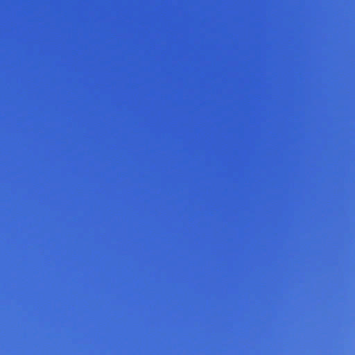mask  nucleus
<instances>
[{
    "label": "nucleus",
    "mask_w": 355,
    "mask_h": 355,
    "mask_svg": "<svg viewBox=\"0 0 355 355\" xmlns=\"http://www.w3.org/2000/svg\"><path fill=\"white\" fill-rule=\"evenodd\" d=\"M223 336H225V330H223Z\"/></svg>",
    "instance_id": "1"
},
{
    "label": "nucleus",
    "mask_w": 355,
    "mask_h": 355,
    "mask_svg": "<svg viewBox=\"0 0 355 355\" xmlns=\"http://www.w3.org/2000/svg\"><path fill=\"white\" fill-rule=\"evenodd\" d=\"M223 336H225V330H223Z\"/></svg>",
    "instance_id": "2"
},
{
    "label": "nucleus",
    "mask_w": 355,
    "mask_h": 355,
    "mask_svg": "<svg viewBox=\"0 0 355 355\" xmlns=\"http://www.w3.org/2000/svg\"><path fill=\"white\" fill-rule=\"evenodd\" d=\"M223 336H225V330H223Z\"/></svg>",
    "instance_id": "3"
},
{
    "label": "nucleus",
    "mask_w": 355,
    "mask_h": 355,
    "mask_svg": "<svg viewBox=\"0 0 355 355\" xmlns=\"http://www.w3.org/2000/svg\"><path fill=\"white\" fill-rule=\"evenodd\" d=\"M223 336H225V330H223Z\"/></svg>",
    "instance_id": "4"
},
{
    "label": "nucleus",
    "mask_w": 355,
    "mask_h": 355,
    "mask_svg": "<svg viewBox=\"0 0 355 355\" xmlns=\"http://www.w3.org/2000/svg\"><path fill=\"white\" fill-rule=\"evenodd\" d=\"M223 26H225V24H224V23L223 24Z\"/></svg>",
    "instance_id": "5"
},
{
    "label": "nucleus",
    "mask_w": 355,
    "mask_h": 355,
    "mask_svg": "<svg viewBox=\"0 0 355 355\" xmlns=\"http://www.w3.org/2000/svg\"><path fill=\"white\" fill-rule=\"evenodd\" d=\"M223 277H225V275H224V274L223 275Z\"/></svg>",
    "instance_id": "6"
},
{
    "label": "nucleus",
    "mask_w": 355,
    "mask_h": 355,
    "mask_svg": "<svg viewBox=\"0 0 355 355\" xmlns=\"http://www.w3.org/2000/svg\"><path fill=\"white\" fill-rule=\"evenodd\" d=\"M223 297L225 296V294H224V293L223 294Z\"/></svg>",
    "instance_id": "7"
},
{
    "label": "nucleus",
    "mask_w": 355,
    "mask_h": 355,
    "mask_svg": "<svg viewBox=\"0 0 355 355\" xmlns=\"http://www.w3.org/2000/svg\"><path fill=\"white\" fill-rule=\"evenodd\" d=\"M223 318H225V316H224V315L223 316Z\"/></svg>",
    "instance_id": "8"
}]
</instances>
